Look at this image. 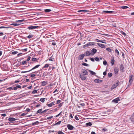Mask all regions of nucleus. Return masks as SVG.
Listing matches in <instances>:
<instances>
[{"mask_svg":"<svg viewBox=\"0 0 134 134\" xmlns=\"http://www.w3.org/2000/svg\"><path fill=\"white\" fill-rule=\"evenodd\" d=\"M51 11V10L50 9H46L44 10V12L46 13L49 12Z\"/></svg>","mask_w":134,"mask_h":134,"instance_id":"obj_31","label":"nucleus"},{"mask_svg":"<svg viewBox=\"0 0 134 134\" xmlns=\"http://www.w3.org/2000/svg\"><path fill=\"white\" fill-rule=\"evenodd\" d=\"M94 59L97 62H99V59L97 57H95Z\"/></svg>","mask_w":134,"mask_h":134,"instance_id":"obj_35","label":"nucleus"},{"mask_svg":"<svg viewBox=\"0 0 134 134\" xmlns=\"http://www.w3.org/2000/svg\"><path fill=\"white\" fill-rule=\"evenodd\" d=\"M67 126L68 129L70 130H72L74 128L73 126L69 124L67 125Z\"/></svg>","mask_w":134,"mask_h":134,"instance_id":"obj_8","label":"nucleus"},{"mask_svg":"<svg viewBox=\"0 0 134 134\" xmlns=\"http://www.w3.org/2000/svg\"><path fill=\"white\" fill-rule=\"evenodd\" d=\"M115 52L116 54V56H118L119 55V52L117 49H115Z\"/></svg>","mask_w":134,"mask_h":134,"instance_id":"obj_22","label":"nucleus"},{"mask_svg":"<svg viewBox=\"0 0 134 134\" xmlns=\"http://www.w3.org/2000/svg\"><path fill=\"white\" fill-rule=\"evenodd\" d=\"M96 40H97V42H102V43H106L105 42V40H99L98 39H96Z\"/></svg>","mask_w":134,"mask_h":134,"instance_id":"obj_19","label":"nucleus"},{"mask_svg":"<svg viewBox=\"0 0 134 134\" xmlns=\"http://www.w3.org/2000/svg\"><path fill=\"white\" fill-rule=\"evenodd\" d=\"M24 21H25V20L24 19H22L21 20H18L16 21L18 22H19L20 23H21V22H24Z\"/></svg>","mask_w":134,"mask_h":134,"instance_id":"obj_41","label":"nucleus"},{"mask_svg":"<svg viewBox=\"0 0 134 134\" xmlns=\"http://www.w3.org/2000/svg\"><path fill=\"white\" fill-rule=\"evenodd\" d=\"M33 37V35H29L28 36H27L26 37L27 38H28L30 39L31 38H32Z\"/></svg>","mask_w":134,"mask_h":134,"instance_id":"obj_32","label":"nucleus"},{"mask_svg":"<svg viewBox=\"0 0 134 134\" xmlns=\"http://www.w3.org/2000/svg\"><path fill=\"white\" fill-rule=\"evenodd\" d=\"M20 24L17 23H13L11 24V25H14V26H17L19 25Z\"/></svg>","mask_w":134,"mask_h":134,"instance_id":"obj_28","label":"nucleus"},{"mask_svg":"<svg viewBox=\"0 0 134 134\" xmlns=\"http://www.w3.org/2000/svg\"><path fill=\"white\" fill-rule=\"evenodd\" d=\"M81 74L83 75H88V72L85 69H83L82 71V73Z\"/></svg>","mask_w":134,"mask_h":134,"instance_id":"obj_6","label":"nucleus"},{"mask_svg":"<svg viewBox=\"0 0 134 134\" xmlns=\"http://www.w3.org/2000/svg\"><path fill=\"white\" fill-rule=\"evenodd\" d=\"M94 43L93 42H89L87 44V47H88L90 46L93 45H94Z\"/></svg>","mask_w":134,"mask_h":134,"instance_id":"obj_18","label":"nucleus"},{"mask_svg":"<svg viewBox=\"0 0 134 134\" xmlns=\"http://www.w3.org/2000/svg\"><path fill=\"white\" fill-rule=\"evenodd\" d=\"M9 27H5L3 26H0V29H2V28H9Z\"/></svg>","mask_w":134,"mask_h":134,"instance_id":"obj_42","label":"nucleus"},{"mask_svg":"<svg viewBox=\"0 0 134 134\" xmlns=\"http://www.w3.org/2000/svg\"><path fill=\"white\" fill-rule=\"evenodd\" d=\"M85 56H88L90 55H92L91 53L88 51H86L85 52Z\"/></svg>","mask_w":134,"mask_h":134,"instance_id":"obj_10","label":"nucleus"},{"mask_svg":"<svg viewBox=\"0 0 134 134\" xmlns=\"http://www.w3.org/2000/svg\"><path fill=\"white\" fill-rule=\"evenodd\" d=\"M92 125V124L91 122H88L86 124V126H90Z\"/></svg>","mask_w":134,"mask_h":134,"instance_id":"obj_26","label":"nucleus"},{"mask_svg":"<svg viewBox=\"0 0 134 134\" xmlns=\"http://www.w3.org/2000/svg\"><path fill=\"white\" fill-rule=\"evenodd\" d=\"M82 65H83L86 66H88L89 65L87 63H83L82 64Z\"/></svg>","mask_w":134,"mask_h":134,"instance_id":"obj_40","label":"nucleus"},{"mask_svg":"<svg viewBox=\"0 0 134 134\" xmlns=\"http://www.w3.org/2000/svg\"><path fill=\"white\" fill-rule=\"evenodd\" d=\"M107 62L106 60H104L103 62V64L105 65H106L107 64Z\"/></svg>","mask_w":134,"mask_h":134,"instance_id":"obj_43","label":"nucleus"},{"mask_svg":"<svg viewBox=\"0 0 134 134\" xmlns=\"http://www.w3.org/2000/svg\"><path fill=\"white\" fill-rule=\"evenodd\" d=\"M121 8L123 9H126L128 7L126 6H123L121 7Z\"/></svg>","mask_w":134,"mask_h":134,"instance_id":"obj_39","label":"nucleus"},{"mask_svg":"<svg viewBox=\"0 0 134 134\" xmlns=\"http://www.w3.org/2000/svg\"><path fill=\"white\" fill-rule=\"evenodd\" d=\"M37 90H34L32 92V93L33 94L37 93Z\"/></svg>","mask_w":134,"mask_h":134,"instance_id":"obj_46","label":"nucleus"},{"mask_svg":"<svg viewBox=\"0 0 134 134\" xmlns=\"http://www.w3.org/2000/svg\"><path fill=\"white\" fill-rule=\"evenodd\" d=\"M36 76V75L35 74H31L30 75V77H33L35 76Z\"/></svg>","mask_w":134,"mask_h":134,"instance_id":"obj_56","label":"nucleus"},{"mask_svg":"<svg viewBox=\"0 0 134 134\" xmlns=\"http://www.w3.org/2000/svg\"><path fill=\"white\" fill-rule=\"evenodd\" d=\"M121 33L122 34L124 35V36H126V33L122 31L121 32Z\"/></svg>","mask_w":134,"mask_h":134,"instance_id":"obj_55","label":"nucleus"},{"mask_svg":"<svg viewBox=\"0 0 134 134\" xmlns=\"http://www.w3.org/2000/svg\"><path fill=\"white\" fill-rule=\"evenodd\" d=\"M120 82L118 81H117L116 83L114 84L111 88V89L116 88L119 84Z\"/></svg>","mask_w":134,"mask_h":134,"instance_id":"obj_1","label":"nucleus"},{"mask_svg":"<svg viewBox=\"0 0 134 134\" xmlns=\"http://www.w3.org/2000/svg\"><path fill=\"white\" fill-rule=\"evenodd\" d=\"M90 59L92 62H94V59L93 58H90Z\"/></svg>","mask_w":134,"mask_h":134,"instance_id":"obj_54","label":"nucleus"},{"mask_svg":"<svg viewBox=\"0 0 134 134\" xmlns=\"http://www.w3.org/2000/svg\"><path fill=\"white\" fill-rule=\"evenodd\" d=\"M18 52L17 51H14L12 52V54H15L17 53Z\"/></svg>","mask_w":134,"mask_h":134,"instance_id":"obj_52","label":"nucleus"},{"mask_svg":"<svg viewBox=\"0 0 134 134\" xmlns=\"http://www.w3.org/2000/svg\"><path fill=\"white\" fill-rule=\"evenodd\" d=\"M133 75H130L129 77V82H130V84L133 81Z\"/></svg>","mask_w":134,"mask_h":134,"instance_id":"obj_7","label":"nucleus"},{"mask_svg":"<svg viewBox=\"0 0 134 134\" xmlns=\"http://www.w3.org/2000/svg\"><path fill=\"white\" fill-rule=\"evenodd\" d=\"M27 63L26 61H24L22 62V65H24L26 64Z\"/></svg>","mask_w":134,"mask_h":134,"instance_id":"obj_48","label":"nucleus"},{"mask_svg":"<svg viewBox=\"0 0 134 134\" xmlns=\"http://www.w3.org/2000/svg\"><path fill=\"white\" fill-rule=\"evenodd\" d=\"M107 50L110 52H111V49L109 48H107L106 49Z\"/></svg>","mask_w":134,"mask_h":134,"instance_id":"obj_37","label":"nucleus"},{"mask_svg":"<svg viewBox=\"0 0 134 134\" xmlns=\"http://www.w3.org/2000/svg\"><path fill=\"white\" fill-rule=\"evenodd\" d=\"M114 62L115 60L114 58H113V59H112L111 60V63L112 64V65H114Z\"/></svg>","mask_w":134,"mask_h":134,"instance_id":"obj_29","label":"nucleus"},{"mask_svg":"<svg viewBox=\"0 0 134 134\" xmlns=\"http://www.w3.org/2000/svg\"><path fill=\"white\" fill-rule=\"evenodd\" d=\"M39 122L38 121H36L35 122H33L32 124V125H38L39 124Z\"/></svg>","mask_w":134,"mask_h":134,"instance_id":"obj_25","label":"nucleus"},{"mask_svg":"<svg viewBox=\"0 0 134 134\" xmlns=\"http://www.w3.org/2000/svg\"><path fill=\"white\" fill-rule=\"evenodd\" d=\"M47 83V82L46 81H43L42 82V86H45L46 85Z\"/></svg>","mask_w":134,"mask_h":134,"instance_id":"obj_24","label":"nucleus"},{"mask_svg":"<svg viewBox=\"0 0 134 134\" xmlns=\"http://www.w3.org/2000/svg\"><path fill=\"white\" fill-rule=\"evenodd\" d=\"M53 117V116H50L47 117V119L49 120V119H51V118H52Z\"/></svg>","mask_w":134,"mask_h":134,"instance_id":"obj_50","label":"nucleus"},{"mask_svg":"<svg viewBox=\"0 0 134 134\" xmlns=\"http://www.w3.org/2000/svg\"><path fill=\"white\" fill-rule=\"evenodd\" d=\"M52 44L53 46H55L56 44L55 42H52Z\"/></svg>","mask_w":134,"mask_h":134,"instance_id":"obj_62","label":"nucleus"},{"mask_svg":"<svg viewBox=\"0 0 134 134\" xmlns=\"http://www.w3.org/2000/svg\"><path fill=\"white\" fill-rule=\"evenodd\" d=\"M61 122V121H59L58 122L55 123L54 125H59L60 124Z\"/></svg>","mask_w":134,"mask_h":134,"instance_id":"obj_33","label":"nucleus"},{"mask_svg":"<svg viewBox=\"0 0 134 134\" xmlns=\"http://www.w3.org/2000/svg\"><path fill=\"white\" fill-rule=\"evenodd\" d=\"M26 111L27 112H29L30 111V109L29 108L26 109Z\"/></svg>","mask_w":134,"mask_h":134,"instance_id":"obj_60","label":"nucleus"},{"mask_svg":"<svg viewBox=\"0 0 134 134\" xmlns=\"http://www.w3.org/2000/svg\"><path fill=\"white\" fill-rule=\"evenodd\" d=\"M91 51L92 52L91 53L92 55H93L96 53L97 50L96 49L93 48Z\"/></svg>","mask_w":134,"mask_h":134,"instance_id":"obj_12","label":"nucleus"},{"mask_svg":"<svg viewBox=\"0 0 134 134\" xmlns=\"http://www.w3.org/2000/svg\"><path fill=\"white\" fill-rule=\"evenodd\" d=\"M112 75V73H109L108 74V76L109 77H110Z\"/></svg>","mask_w":134,"mask_h":134,"instance_id":"obj_36","label":"nucleus"},{"mask_svg":"<svg viewBox=\"0 0 134 134\" xmlns=\"http://www.w3.org/2000/svg\"><path fill=\"white\" fill-rule=\"evenodd\" d=\"M75 118L77 120H79V118L76 116H75Z\"/></svg>","mask_w":134,"mask_h":134,"instance_id":"obj_53","label":"nucleus"},{"mask_svg":"<svg viewBox=\"0 0 134 134\" xmlns=\"http://www.w3.org/2000/svg\"><path fill=\"white\" fill-rule=\"evenodd\" d=\"M96 43L99 46L102 48H105V46L104 44L100 43Z\"/></svg>","mask_w":134,"mask_h":134,"instance_id":"obj_13","label":"nucleus"},{"mask_svg":"<svg viewBox=\"0 0 134 134\" xmlns=\"http://www.w3.org/2000/svg\"><path fill=\"white\" fill-rule=\"evenodd\" d=\"M49 66V64H46L45 65L43 66L42 68V69H44V68H47Z\"/></svg>","mask_w":134,"mask_h":134,"instance_id":"obj_30","label":"nucleus"},{"mask_svg":"<svg viewBox=\"0 0 134 134\" xmlns=\"http://www.w3.org/2000/svg\"><path fill=\"white\" fill-rule=\"evenodd\" d=\"M42 109H40L38 110L36 112V113H41L42 112Z\"/></svg>","mask_w":134,"mask_h":134,"instance_id":"obj_34","label":"nucleus"},{"mask_svg":"<svg viewBox=\"0 0 134 134\" xmlns=\"http://www.w3.org/2000/svg\"><path fill=\"white\" fill-rule=\"evenodd\" d=\"M80 77L82 80H85L86 79V77L85 75H83L82 74H80Z\"/></svg>","mask_w":134,"mask_h":134,"instance_id":"obj_4","label":"nucleus"},{"mask_svg":"<svg viewBox=\"0 0 134 134\" xmlns=\"http://www.w3.org/2000/svg\"><path fill=\"white\" fill-rule=\"evenodd\" d=\"M62 112H61L59 114H58V115H56V116H55V117H58L60 115V114H61V113H62Z\"/></svg>","mask_w":134,"mask_h":134,"instance_id":"obj_59","label":"nucleus"},{"mask_svg":"<svg viewBox=\"0 0 134 134\" xmlns=\"http://www.w3.org/2000/svg\"><path fill=\"white\" fill-rule=\"evenodd\" d=\"M87 70L89 71L90 72L91 74L92 75H95L96 74L95 72H94L93 71L91 70H90L88 69H87Z\"/></svg>","mask_w":134,"mask_h":134,"instance_id":"obj_23","label":"nucleus"},{"mask_svg":"<svg viewBox=\"0 0 134 134\" xmlns=\"http://www.w3.org/2000/svg\"><path fill=\"white\" fill-rule=\"evenodd\" d=\"M120 100V99L119 97H118L113 100L112 102H114L115 103H118V101Z\"/></svg>","mask_w":134,"mask_h":134,"instance_id":"obj_9","label":"nucleus"},{"mask_svg":"<svg viewBox=\"0 0 134 134\" xmlns=\"http://www.w3.org/2000/svg\"><path fill=\"white\" fill-rule=\"evenodd\" d=\"M38 26H30L27 27V29L29 30H33L38 27Z\"/></svg>","mask_w":134,"mask_h":134,"instance_id":"obj_2","label":"nucleus"},{"mask_svg":"<svg viewBox=\"0 0 134 134\" xmlns=\"http://www.w3.org/2000/svg\"><path fill=\"white\" fill-rule=\"evenodd\" d=\"M37 59L36 58H33L32 59V60L33 61H37Z\"/></svg>","mask_w":134,"mask_h":134,"instance_id":"obj_47","label":"nucleus"},{"mask_svg":"<svg viewBox=\"0 0 134 134\" xmlns=\"http://www.w3.org/2000/svg\"><path fill=\"white\" fill-rule=\"evenodd\" d=\"M6 114H1V116H6Z\"/></svg>","mask_w":134,"mask_h":134,"instance_id":"obj_63","label":"nucleus"},{"mask_svg":"<svg viewBox=\"0 0 134 134\" xmlns=\"http://www.w3.org/2000/svg\"><path fill=\"white\" fill-rule=\"evenodd\" d=\"M16 120V119L10 117L8 119V120L10 122H12L13 121H15Z\"/></svg>","mask_w":134,"mask_h":134,"instance_id":"obj_11","label":"nucleus"},{"mask_svg":"<svg viewBox=\"0 0 134 134\" xmlns=\"http://www.w3.org/2000/svg\"><path fill=\"white\" fill-rule=\"evenodd\" d=\"M64 103H61L59 104L58 105L57 107L58 108H60L63 105V104Z\"/></svg>","mask_w":134,"mask_h":134,"instance_id":"obj_27","label":"nucleus"},{"mask_svg":"<svg viewBox=\"0 0 134 134\" xmlns=\"http://www.w3.org/2000/svg\"><path fill=\"white\" fill-rule=\"evenodd\" d=\"M94 81L96 83H100L102 82V80H100L98 79H96L94 80Z\"/></svg>","mask_w":134,"mask_h":134,"instance_id":"obj_14","label":"nucleus"},{"mask_svg":"<svg viewBox=\"0 0 134 134\" xmlns=\"http://www.w3.org/2000/svg\"><path fill=\"white\" fill-rule=\"evenodd\" d=\"M54 105L55 104L53 102H52L49 104H47V106L49 107H51L52 106Z\"/></svg>","mask_w":134,"mask_h":134,"instance_id":"obj_17","label":"nucleus"},{"mask_svg":"<svg viewBox=\"0 0 134 134\" xmlns=\"http://www.w3.org/2000/svg\"><path fill=\"white\" fill-rule=\"evenodd\" d=\"M30 58H31V57H29L27 58V61H29L30 60Z\"/></svg>","mask_w":134,"mask_h":134,"instance_id":"obj_61","label":"nucleus"},{"mask_svg":"<svg viewBox=\"0 0 134 134\" xmlns=\"http://www.w3.org/2000/svg\"><path fill=\"white\" fill-rule=\"evenodd\" d=\"M85 56V55L83 54H80L79 56L78 59L79 60H82L83 59Z\"/></svg>","mask_w":134,"mask_h":134,"instance_id":"obj_3","label":"nucleus"},{"mask_svg":"<svg viewBox=\"0 0 134 134\" xmlns=\"http://www.w3.org/2000/svg\"><path fill=\"white\" fill-rule=\"evenodd\" d=\"M120 69L121 71L122 72H124L125 71L124 70V65L121 64L120 66Z\"/></svg>","mask_w":134,"mask_h":134,"instance_id":"obj_5","label":"nucleus"},{"mask_svg":"<svg viewBox=\"0 0 134 134\" xmlns=\"http://www.w3.org/2000/svg\"><path fill=\"white\" fill-rule=\"evenodd\" d=\"M80 105L82 107H83L85 105V104L84 103H81L80 104Z\"/></svg>","mask_w":134,"mask_h":134,"instance_id":"obj_57","label":"nucleus"},{"mask_svg":"<svg viewBox=\"0 0 134 134\" xmlns=\"http://www.w3.org/2000/svg\"><path fill=\"white\" fill-rule=\"evenodd\" d=\"M7 89L9 90H14L13 88L12 87H9L8 88H7Z\"/></svg>","mask_w":134,"mask_h":134,"instance_id":"obj_45","label":"nucleus"},{"mask_svg":"<svg viewBox=\"0 0 134 134\" xmlns=\"http://www.w3.org/2000/svg\"><path fill=\"white\" fill-rule=\"evenodd\" d=\"M114 71L115 74H118V71H119V69H117L115 68L114 69Z\"/></svg>","mask_w":134,"mask_h":134,"instance_id":"obj_21","label":"nucleus"},{"mask_svg":"<svg viewBox=\"0 0 134 134\" xmlns=\"http://www.w3.org/2000/svg\"><path fill=\"white\" fill-rule=\"evenodd\" d=\"M131 121L133 122V124H134V118H132Z\"/></svg>","mask_w":134,"mask_h":134,"instance_id":"obj_64","label":"nucleus"},{"mask_svg":"<svg viewBox=\"0 0 134 134\" xmlns=\"http://www.w3.org/2000/svg\"><path fill=\"white\" fill-rule=\"evenodd\" d=\"M18 88L21 89V86L20 85H16V87H13V89L15 90H16Z\"/></svg>","mask_w":134,"mask_h":134,"instance_id":"obj_16","label":"nucleus"},{"mask_svg":"<svg viewBox=\"0 0 134 134\" xmlns=\"http://www.w3.org/2000/svg\"><path fill=\"white\" fill-rule=\"evenodd\" d=\"M40 66V65H38L35 66L34 67H33L30 70L31 71L33 70H34L35 69L37 68H38Z\"/></svg>","mask_w":134,"mask_h":134,"instance_id":"obj_20","label":"nucleus"},{"mask_svg":"<svg viewBox=\"0 0 134 134\" xmlns=\"http://www.w3.org/2000/svg\"><path fill=\"white\" fill-rule=\"evenodd\" d=\"M30 71H31L30 70H29V71H22L21 72V73H23L27 72H29Z\"/></svg>","mask_w":134,"mask_h":134,"instance_id":"obj_51","label":"nucleus"},{"mask_svg":"<svg viewBox=\"0 0 134 134\" xmlns=\"http://www.w3.org/2000/svg\"><path fill=\"white\" fill-rule=\"evenodd\" d=\"M57 133L58 134H64V133L62 131H59Z\"/></svg>","mask_w":134,"mask_h":134,"instance_id":"obj_44","label":"nucleus"},{"mask_svg":"<svg viewBox=\"0 0 134 134\" xmlns=\"http://www.w3.org/2000/svg\"><path fill=\"white\" fill-rule=\"evenodd\" d=\"M47 110H44V111H42L41 113V114H42V113H45L46 111Z\"/></svg>","mask_w":134,"mask_h":134,"instance_id":"obj_58","label":"nucleus"},{"mask_svg":"<svg viewBox=\"0 0 134 134\" xmlns=\"http://www.w3.org/2000/svg\"><path fill=\"white\" fill-rule=\"evenodd\" d=\"M45 98H41L40 99V101L42 102H44V99H45Z\"/></svg>","mask_w":134,"mask_h":134,"instance_id":"obj_38","label":"nucleus"},{"mask_svg":"<svg viewBox=\"0 0 134 134\" xmlns=\"http://www.w3.org/2000/svg\"><path fill=\"white\" fill-rule=\"evenodd\" d=\"M103 12L107 13H109L110 14L113 13L115 14V12L114 11H103Z\"/></svg>","mask_w":134,"mask_h":134,"instance_id":"obj_15","label":"nucleus"},{"mask_svg":"<svg viewBox=\"0 0 134 134\" xmlns=\"http://www.w3.org/2000/svg\"><path fill=\"white\" fill-rule=\"evenodd\" d=\"M61 100H58L57 101V102H56V104H59L61 102Z\"/></svg>","mask_w":134,"mask_h":134,"instance_id":"obj_49","label":"nucleus"}]
</instances>
